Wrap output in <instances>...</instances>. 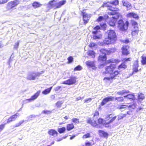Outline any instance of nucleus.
I'll list each match as a JSON object with an SVG mask.
<instances>
[{"instance_id":"f03ea898","label":"nucleus","mask_w":146,"mask_h":146,"mask_svg":"<svg viewBox=\"0 0 146 146\" xmlns=\"http://www.w3.org/2000/svg\"><path fill=\"white\" fill-rule=\"evenodd\" d=\"M115 68V65L113 64H111L109 66H107L106 67L105 71L104 72V73L110 74L111 77H105L104 78V80L106 79L109 80L110 79H112L115 78V77L117 76L119 73V72L118 71H115L113 73V71Z\"/></svg>"},{"instance_id":"f3484780","label":"nucleus","mask_w":146,"mask_h":146,"mask_svg":"<svg viewBox=\"0 0 146 146\" xmlns=\"http://www.w3.org/2000/svg\"><path fill=\"white\" fill-rule=\"evenodd\" d=\"M40 92V91H38L35 94L32 96L30 98L28 99L27 100L29 102H30L31 101H33L35 100L39 96Z\"/></svg>"},{"instance_id":"49530a36","label":"nucleus","mask_w":146,"mask_h":146,"mask_svg":"<svg viewBox=\"0 0 146 146\" xmlns=\"http://www.w3.org/2000/svg\"><path fill=\"white\" fill-rule=\"evenodd\" d=\"M82 69V68L80 65H78L74 68V71L80 70Z\"/></svg>"},{"instance_id":"dca6fc26","label":"nucleus","mask_w":146,"mask_h":146,"mask_svg":"<svg viewBox=\"0 0 146 146\" xmlns=\"http://www.w3.org/2000/svg\"><path fill=\"white\" fill-rule=\"evenodd\" d=\"M19 114L18 113H16L15 114L11 116L7 120V123H9L10 122L15 121L16 119L17 118L18 116L19 115Z\"/></svg>"},{"instance_id":"5fc2aeb1","label":"nucleus","mask_w":146,"mask_h":146,"mask_svg":"<svg viewBox=\"0 0 146 146\" xmlns=\"http://www.w3.org/2000/svg\"><path fill=\"white\" fill-rule=\"evenodd\" d=\"M98 121L99 123L102 124L104 123V121L103 119L101 118H100L98 119Z\"/></svg>"},{"instance_id":"2f4dec72","label":"nucleus","mask_w":146,"mask_h":146,"mask_svg":"<svg viewBox=\"0 0 146 146\" xmlns=\"http://www.w3.org/2000/svg\"><path fill=\"white\" fill-rule=\"evenodd\" d=\"M100 51L101 53H102L101 54L102 55H106V54L108 53V51L104 48L101 49L100 50Z\"/></svg>"},{"instance_id":"72a5a7b5","label":"nucleus","mask_w":146,"mask_h":146,"mask_svg":"<svg viewBox=\"0 0 146 146\" xmlns=\"http://www.w3.org/2000/svg\"><path fill=\"white\" fill-rule=\"evenodd\" d=\"M94 35L93 36V38L94 40L99 39L101 38L102 37V35L99 34L98 35Z\"/></svg>"},{"instance_id":"58836bf2","label":"nucleus","mask_w":146,"mask_h":146,"mask_svg":"<svg viewBox=\"0 0 146 146\" xmlns=\"http://www.w3.org/2000/svg\"><path fill=\"white\" fill-rule=\"evenodd\" d=\"M91 137L90 134V133H88L87 134L84 135L82 138L84 139H86L89 138Z\"/></svg>"},{"instance_id":"0eeeda50","label":"nucleus","mask_w":146,"mask_h":146,"mask_svg":"<svg viewBox=\"0 0 146 146\" xmlns=\"http://www.w3.org/2000/svg\"><path fill=\"white\" fill-rule=\"evenodd\" d=\"M108 35V37L115 41L117 39V37L115 32L113 30H110L108 31L106 33Z\"/></svg>"},{"instance_id":"e2e57ef3","label":"nucleus","mask_w":146,"mask_h":146,"mask_svg":"<svg viewBox=\"0 0 146 146\" xmlns=\"http://www.w3.org/2000/svg\"><path fill=\"white\" fill-rule=\"evenodd\" d=\"M37 74H38V77H39L40 75L42 74H43L44 73V71H41L40 72H37Z\"/></svg>"},{"instance_id":"cd10ccee","label":"nucleus","mask_w":146,"mask_h":146,"mask_svg":"<svg viewBox=\"0 0 146 146\" xmlns=\"http://www.w3.org/2000/svg\"><path fill=\"white\" fill-rule=\"evenodd\" d=\"M129 92V90H122L121 91L118 92H117V94L119 95H123V94H127Z\"/></svg>"},{"instance_id":"6e6d98bb","label":"nucleus","mask_w":146,"mask_h":146,"mask_svg":"<svg viewBox=\"0 0 146 146\" xmlns=\"http://www.w3.org/2000/svg\"><path fill=\"white\" fill-rule=\"evenodd\" d=\"M96 45V44L94 42H91L90 45L89 46L90 47H92L95 46Z\"/></svg>"},{"instance_id":"39448f33","label":"nucleus","mask_w":146,"mask_h":146,"mask_svg":"<svg viewBox=\"0 0 146 146\" xmlns=\"http://www.w3.org/2000/svg\"><path fill=\"white\" fill-rule=\"evenodd\" d=\"M76 79L77 78L75 76H72L70 77L69 79L64 81L62 83V84L68 85L73 84L76 82Z\"/></svg>"},{"instance_id":"7c9ffc66","label":"nucleus","mask_w":146,"mask_h":146,"mask_svg":"<svg viewBox=\"0 0 146 146\" xmlns=\"http://www.w3.org/2000/svg\"><path fill=\"white\" fill-rule=\"evenodd\" d=\"M74 127L73 124L72 123L68 124L67 125V129L68 131H70L73 129Z\"/></svg>"},{"instance_id":"4be33fe9","label":"nucleus","mask_w":146,"mask_h":146,"mask_svg":"<svg viewBox=\"0 0 146 146\" xmlns=\"http://www.w3.org/2000/svg\"><path fill=\"white\" fill-rule=\"evenodd\" d=\"M124 98H127V99L132 100H135L136 98L133 93H131L124 96Z\"/></svg>"},{"instance_id":"423d86ee","label":"nucleus","mask_w":146,"mask_h":146,"mask_svg":"<svg viewBox=\"0 0 146 146\" xmlns=\"http://www.w3.org/2000/svg\"><path fill=\"white\" fill-rule=\"evenodd\" d=\"M115 41L114 40L108 37L107 38H105L103 42H99L98 44L100 45L103 46L105 44H108L113 43Z\"/></svg>"},{"instance_id":"9d476101","label":"nucleus","mask_w":146,"mask_h":146,"mask_svg":"<svg viewBox=\"0 0 146 146\" xmlns=\"http://www.w3.org/2000/svg\"><path fill=\"white\" fill-rule=\"evenodd\" d=\"M123 5L125 7L127 10L131 9L132 7V6L130 3L127 1L123 0L121 1Z\"/></svg>"},{"instance_id":"20e7f679","label":"nucleus","mask_w":146,"mask_h":146,"mask_svg":"<svg viewBox=\"0 0 146 146\" xmlns=\"http://www.w3.org/2000/svg\"><path fill=\"white\" fill-rule=\"evenodd\" d=\"M38 77V74H37V72L33 71L28 73L27 79L29 80H35Z\"/></svg>"},{"instance_id":"393cba45","label":"nucleus","mask_w":146,"mask_h":146,"mask_svg":"<svg viewBox=\"0 0 146 146\" xmlns=\"http://www.w3.org/2000/svg\"><path fill=\"white\" fill-rule=\"evenodd\" d=\"M66 1L65 0H62L58 3L56 5V7L59 8L66 3Z\"/></svg>"},{"instance_id":"bf43d9fd","label":"nucleus","mask_w":146,"mask_h":146,"mask_svg":"<svg viewBox=\"0 0 146 146\" xmlns=\"http://www.w3.org/2000/svg\"><path fill=\"white\" fill-rule=\"evenodd\" d=\"M68 60L69 62H71L73 60V58L72 56H70L68 58Z\"/></svg>"},{"instance_id":"f257e3e1","label":"nucleus","mask_w":146,"mask_h":146,"mask_svg":"<svg viewBox=\"0 0 146 146\" xmlns=\"http://www.w3.org/2000/svg\"><path fill=\"white\" fill-rule=\"evenodd\" d=\"M118 0H113L110 1H108L106 3H104L102 7H107L108 9L110 11L108 13V14L110 15H113L117 14L119 10V9L116 7H113V6H116L119 4Z\"/></svg>"},{"instance_id":"ddd939ff","label":"nucleus","mask_w":146,"mask_h":146,"mask_svg":"<svg viewBox=\"0 0 146 146\" xmlns=\"http://www.w3.org/2000/svg\"><path fill=\"white\" fill-rule=\"evenodd\" d=\"M118 17V16H117V17H113L112 19H110L109 21L108 24L109 25L111 26H114Z\"/></svg>"},{"instance_id":"37998d69","label":"nucleus","mask_w":146,"mask_h":146,"mask_svg":"<svg viewBox=\"0 0 146 146\" xmlns=\"http://www.w3.org/2000/svg\"><path fill=\"white\" fill-rule=\"evenodd\" d=\"M115 100L119 102H122L123 100V97H120L115 98Z\"/></svg>"},{"instance_id":"473e14b6","label":"nucleus","mask_w":146,"mask_h":146,"mask_svg":"<svg viewBox=\"0 0 146 146\" xmlns=\"http://www.w3.org/2000/svg\"><path fill=\"white\" fill-rule=\"evenodd\" d=\"M145 98V96L144 94L141 93L138 94V99L139 100H143Z\"/></svg>"},{"instance_id":"a19ab883","label":"nucleus","mask_w":146,"mask_h":146,"mask_svg":"<svg viewBox=\"0 0 146 146\" xmlns=\"http://www.w3.org/2000/svg\"><path fill=\"white\" fill-rule=\"evenodd\" d=\"M36 116V115H31L27 117V118L28 119V120L30 121L32 119V118H35Z\"/></svg>"},{"instance_id":"aec40b11","label":"nucleus","mask_w":146,"mask_h":146,"mask_svg":"<svg viewBox=\"0 0 146 146\" xmlns=\"http://www.w3.org/2000/svg\"><path fill=\"white\" fill-rule=\"evenodd\" d=\"M98 133L100 136L102 137H103L105 138H106L108 137V133L104 131L99 130L98 131Z\"/></svg>"},{"instance_id":"13d9d810","label":"nucleus","mask_w":146,"mask_h":146,"mask_svg":"<svg viewBox=\"0 0 146 146\" xmlns=\"http://www.w3.org/2000/svg\"><path fill=\"white\" fill-rule=\"evenodd\" d=\"M8 0H0V4H2L7 3Z\"/></svg>"},{"instance_id":"e433bc0d","label":"nucleus","mask_w":146,"mask_h":146,"mask_svg":"<svg viewBox=\"0 0 146 146\" xmlns=\"http://www.w3.org/2000/svg\"><path fill=\"white\" fill-rule=\"evenodd\" d=\"M66 130V128L63 127L62 128H59L58 129V131L60 133H64Z\"/></svg>"},{"instance_id":"603ef678","label":"nucleus","mask_w":146,"mask_h":146,"mask_svg":"<svg viewBox=\"0 0 146 146\" xmlns=\"http://www.w3.org/2000/svg\"><path fill=\"white\" fill-rule=\"evenodd\" d=\"M127 106V105H123L120 106L118 107L117 108L119 109H123L125 108Z\"/></svg>"},{"instance_id":"69168bd1","label":"nucleus","mask_w":146,"mask_h":146,"mask_svg":"<svg viewBox=\"0 0 146 146\" xmlns=\"http://www.w3.org/2000/svg\"><path fill=\"white\" fill-rule=\"evenodd\" d=\"M107 117V119H108L109 118H112L113 115L111 114L109 115Z\"/></svg>"},{"instance_id":"5701e85b","label":"nucleus","mask_w":146,"mask_h":146,"mask_svg":"<svg viewBox=\"0 0 146 146\" xmlns=\"http://www.w3.org/2000/svg\"><path fill=\"white\" fill-rule=\"evenodd\" d=\"M98 61L99 62H106L107 59V56L105 55L100 54L98 58Z\"/></svg>"},{"instance_id":"a18cd8bd","label":"nucleus","mask_w":146,"mask_h":146,"mask_svg":"<svg viewBox=\"0 0 146 146\" xmlns=\"http://www.w3.org/2000/svg\"><path fill=\"white\" fill-rule=\"evenodd\" d=\"M131 59V58H125L123 59L122 60L123 62L125 63L126 62L130 61V59Z\"/></svg>"},{"instance_id":"6ab92c4d","label":"nucleus","mask_w":146,"mask_h":146,"mask_svg":"<svg viewBox=\"0 0 146 146\" xmlns=\"http://www.w3.org/2000/svg\"><path fill=\"white\" fill-rule=\"evenodd\" d=\"M48 133L50 135L55 137L57 136L58 134L57 131L53 129H51L48 131Z\"/></svg>"},{"instance_id":"864d4df0","label":"nucleus","mask_w":146,"mask_h":146,"mask_svg":"<svg viewBox=\"0 0 146 146\" xmlns=\"http://www.w3.org/2000/svg\"><path fill=\"white\" fill-rule=\"evenodd\" d=\"M43 112L44 114H50L52 112V111H51L45 110H44L43 111Z\"/></svg>"},{"instance_id":"f704fd0d","label":"nucleus","mask_w":146,"mask_h":146,"mask_svg":"<svg viewBox=\"0 0 146 146\" xmlns=\"http://www.w3.org/2000/svg\"><path fill=\"white\" fill-rule=\"evenodd\" d=\"M125 63L123 62L122 63H121V64L119 65L118 66V69H120L121 68H123L124 69H125L127 68V66L125 64Z\"/></svg>"},{"instance_id":"a211bd4d","label":"nucleus","mask_w":146,"mask_h":146,"mask_svg":"<svg viewBox=\"0 0 146 146\" xmlns=\"http://www.w3.org/2000/svg\"><path fill=\"white\" fill-rule=\"evenodd\" d=\"M87 122L88 123L91 124L94 127H99V126H98L97 124L96 121H95L94 120H92L89 119L88 120Z\"/></svg>"},{"instance_id":"1a4fd4ad","label":"nucleus","mask_w":146,"mask_h":146,"mask_svg":"<svg viewBox=\"0 0 146 146\" xmlns=\"http://www.w3.org/2000/svg\"><path fill=\"white\" fill-rule=\"evenodd\" d=\"M19 3V1L17 0H15L9 2L7 5V7L11 9L15 7Z\"/></svg>"},{"instance_id":"bb28decb","label":"nucleus","mask_w":146,"mask_h":146,"mask_svg":"<svg viewBox=\"0 0 146 146\" xmlns=\"http://www.w3.org/2000/svg\"><path fill=\"white\" fill-rule=\"evenodd\" d=\"M52 88V87H51L49 88L45 89L44 90L42 91V94H44L46 95L49 93L51 91Z\"/></svg>"},{"instance_id":"79ce46f5","label":"nucleus","mask_w":146,"mask_h":146,"mask_svg":"<svg viewBox=\"0 0 146 146\" xmlns=\"http://www.w3.org/2000/svg\"><path fill=\"white\" fill-rule=\"evenodd\" d=\"M138 64H137L135 66V67L133 68V73L134 72L136 73L138 72Z\"/></svg>"},{"instance_id":"c9c22d12","label":"nucleus","mask_w":146,"mask_h":146,"mask_svg":"<svg viewBox=\"0 0 146 146\" xmlns=\"http://www.w3.org/2000/svg\"><path fill=\"white\" fill-rule=\"evenodd\" d=\"M142 60L141 61L142 64L143 65H145L146 64V56H144L143 55L141 56Z\"/></svg>"},{"instance_id":"9b49d317","label":"nucleus","mask_w":146,"mask_h":146,"mask_svg":"<svg viewBox=\"0 0 146 146\" xmlns=\"http://www.w3.org/2000/svg\"><path fill=\"white\" fill-rule=\"evenodd\" d=\"M129 47L126 46H123L121 48L122 54L123 55H127L129 54V51L128 49Z\"/></svg>"},{"instance_id":"c03bdc74","label":"nucleus","mask_w":146,"mask_h":146,"mask_svg":"<svg viewBox=\"0 0 146 146\" xmlns=\"http://www.w3.org/2000/svg\"><path fill=\"white\" fill-rule=\"evenodd\" d=\"M104 20V18L102 16H100L97 19V21L98 22H100Z\"/></svg>"},{"instance_id":"c85d7f7f","label":"nucleus","mask_w":146,"mask_h":146,"mask_svg":"<svg viewBox=\"0 0 146 146\" xmlns=\"http://www.w3.org/2000/svg\"><path fill=\"white\" fill-rule=\"evenodd\" d=\"M41 5H42L39 2L36 1L34 2L32 4V6L35 8L40 7Z\"/></svg>"},{"instance_id":"774afa93","label":"nucleus","mask_w":146,"mask_h":146,"mask_svg":"<svg viewBox=\"0 0 146 146\" xmlns=\"http://www.w3.org/2000/svg\"><path fill=\"white\" fill-rule=\"evenodd\" d=\"M85 144L86 146H90L91 145V143L89 142H86L85 143Z\"/></svg>"},{"instance_id":"3c124183","label":"nucleus","mask_w":146,"mask_h":146,"mask_svg":"<svg viewBox=\"0 0 146 146\" xmlns=\"http://www.w3.org/2000/svg\"><path fill=\"white\" fill-rule=\"evenodd\" d=\"M92 100V99L91 98H88L84 100V103H88L90 102Z\"/></svg>"},{"instance_id":"c756f323","label":"nucleus","mask_w":146,"mask_h":146,"mask_svg":"<svg viewBox=\"0 0 146 146\" xmlns=\"http://www.w3.org/2000/svg\"><path fill=\"white\" fill-rule=\"evenodd\" d=\"M94 29L95 31L92 32V34L93 35H96L98 32V30L100 29V27L99 25H97L94 28Z\"/></svg>"},{"instance_id":"a878e982","label":"nucleus","mask_w":146,"mask_h":146,"mask_svg":"<svg viewBox=\"0 0 146 146\" xmlns=\"http://www.w3.org/2000/svg\"><path fill=\"white\" fill-rule=\"evenodd\" d=\"M134 29L133 30L131 34L132 35H135L138 34L139 32L138 27H134Z\"/></svg>"},{"instance_id":"b1692460","label":"nucleus","mask_w":146,"mask_h":146,"mask_svg":"<svg viewBox=\"0 0 146 146\" xmlns=\"http://www.w3.org/2000/svg\"><path fill=\"white\" fill-rule=\"evenodd\" d=\"M87 54L89 56H90L92 58H94L95 57V53L93 50H89L87 52Z\"/></svg>"},{"instance_id":"2eb2a0df","label":"nucleus","mask_w":146,"mask_h":146,"mask_svg":"<svg viewBox=\"0 0 146 146\" xmlns=\"http://www.w3.org/2000/svg\"><path fill=\"white\" fill-rule=\"evenodd\" d=\"M116 62V60L113 59H110L105 62L104 63L101 64L99 65L98 67L100 68H102L103 67L106 65L107 64L111 62Z\"/></svg>"},{"instance_id":"680f3d73","label":"nucleus","mask_w":146,"mask_h":146,"mask_svg":"<svg viewBox=\"0 0 146 146\" xmlns=\"http://www.w3.org/2000/svg\"><path fill=\"white\" fill-rule=\"evenodd\" d=\"M54 0H53L52 1H50L49 2V5L50 6H52L54 5Z\"/></svg>"},{"instance_id":"f8f14e48","label":"nucleus","mask_w":146,"mask_h":146,"mask_svg":"<svg viewBox=\"0 0 146 146\" xmlns=\"http://www.w3.org/2000/svg\"><path fill=\"white\" fill-rule=\"evenodd\" d=\"M86 64L88 68H91L93 70H95L96 68V67L95 66L94 63L93 61H87L86 62Z\"/></svg>"},{"instance_id":"4c0bfd02","label":"nucleus","mask_w":146,"mask_h":146,"mask_svg":"<svg viewBox=\"0 0 146 146\" xmlns=\"http://www.w3.org/2000/svg\"><path fill=\"white\" fill-rule=\"evenodd\" d=\"M107 27V25L105 23H103V24H100V29H102L104 31L106 30Z\"/></svg>"},{"instance_id":"4468645a","label":"nucleus","mask_w":146,"mask_h":146,"mask_svg":"<svg viewBox=\"0 0 146 146\" xmlns=\"http://www.w3.org/2000/svg\"><path fill=\"white\" fill-rule=\"evenodd\" d=\"M83 19L84 24H86L90 19V15L85 13H83Z\"/></svg>"},{"instance_id":"4d7b16f0","label":"nucleus","mask_w":146,"mask_h":146,"mask_svg":"<svg viewBox=\"0 0 146 146\" xmlns=\"http://www.w3.org/2000/svg\"><path fill=\"white\" fill-rule=\"evenodd\" d=\"M5 124H1L0 125V132L4 128Z\"/></svg>"},{"instance_id":"de8ad7c7","label":"nucleus","mask_w":146,"mask_h":146,"mask_svg":"<svg viewBox=\"0 0 146 146\" xmlns=\"http://www.w3.org/2000/svg\"><path fill=\"white\" fill-rule=\"evenodd\" d=\"M137 104L136 103H134L133 104L131 105H130L129 106V108H131L132 109H134L136 107Z\"/></svg>"},{"instance_id":"6e6552de","label":"nucleus","mask_w":146,"mask_h":146,"mask_svg":"<svg viewBox=\"0 0 146 146\" xmlns=\"http://www.w3.org/2000/svg\"><path fill=\"white\" fill-rule=\"evenodd\" d=\"M114 99V97L112 96H109L103 99L100 104V105L101 106H104L109 101H113Z\"/></svg>"},{"instance_id":"052dcab7","label":"nucleus","mask_w":146,"mask_h":146,"mask_svg":"<svg viewBox=\"0 0 146 146\" xmlns=\"http://www.w3.org/2000/svg\"><path fill=\"white\" fill-rule=\"evenodd\" d=\"M115 51V49L114 48H111L110 49L108 52H114Z\"/></svg>"},{"instance_id":"ea45409f","label":"nucleus","mask_w":146,"mask_h":146,"mask_svg":"<svg viewBox=\"0 0 146 146\" xmlns=\"http://www.w3.org/2000/svg\"><path fill=\"white\" fill-rule=\"evenodd\" d=\"M131 23L133 26L134 27H138L137 23L134 20H131Z\"/></svg>"},{"instance_id":"09e8293b","label":"nucleus","mask_w":146,"mask_h":146,"mask_svg":"<svg viewBox=\"0 0 146 146\" xmlns=\"http://www.w3.org/2000/svg\"><path fill=\"white\" fill-rule=\"evenodd\" d=\"M73 122L75 123H79V119L76 118H73L72 119Z\"/></svg>"},{"instance_id":"0e129e2a","label":"nucleus","mask_w":146,"mask_h":146,"mask_svg":"<svg viewBox=\"0 0 146 146\" xmlns=\"http://www.w3.org/2000/svg\"><path fill=\"white\" fill-rule=\"evenodd\" d=\"M61 88V87L60 86H57L55 88V90L56 91H58L60 89V88Z\"/></svg>"},{"instance_id":"338daca9","label":"nucleus","mask_w":146,"mask_h":146,"mask_svg":"<svg viewBox=\"0 0 146 146\" xmlns=\"http://www.w3.org/2000/svg\"><path fill=\"white\" fill-rule=\"evenodd\" d=\"M99 113L98 111L94 113V117L95 118V117L98 116L99 115Z\"/></svg>"},{"instance_id":"8fccbe9b","label":"nucleus","mask_w":146,"mask_h":146,"mask_svg":"<svg viewBox=\"0 0 146 146\" xmlns=\"http://www.w3.org/2000/svg\"><path fill=\"white\" fill-rule=\"evenodd\" d=\"M116 116H115L113 117L112 119L109 121L108 122L106 123L107 124H108L112 123L113 121L116 118Z\"/></svg>"},{"instance_id":"7ed1b4c3","label":"nucleus","mask_w":146,"mask_h":146,"mask_svg":"<svg viewBox=\"0 0 146 146\" xmlns=\"http://www.w3.org/2000/svg\"><path fill=\"white\" fill-rule=\"evenodd\" d=\"M118 24L119 28L121 31H123L127 29L129 23L128 21H127L124 23L123 20H120L118 21Z\"/></svg>"},{"instance_id":"412c9836","label":"nucleus","mask_w":146,"mask_h":146,"mask_svg":"<svg viewBox=\"0 0 146 146\" xmlns=\"http://www.w3.org/2000/svg\"><path fill=\"white\" fill-rule=\"evenodd\" d=\"M127 17H133L136 19H138L139 18V17L137 14L133 12L128 13L127 15Z\"/></svg>"}]
</instances>
